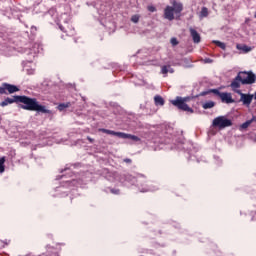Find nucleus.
<instances>
[{
	"label": "nucleus",
	"mask_w": 256,
	"mask_h": 256,
	"mask_svg": "<svg viewBox=\"0 0 256 256\" xmlns=\"http://www.w3.org/2000/svg\"><path fill=\"white\" fill-rule=\"evenodd\" d=\"M12 103H23L20 104L19 107L25 111H36V113L53 115V111L47 109L45 105L39 103L37 98H32L25 95H14L13 98L7 97L0 103V107H7V105H12Z\"/></svg>",
	"instance_id": "nucleus-1"
},
{
	"label": "nucleus",
	"mask_w": 256,
	"mask_h": 256,
	"mask_svg": "<svg viewBox=\"0 0 256 256\" xmlns=\"http://www.w3.org/2000/svg\"><path fill=\"white\" fill-rule=\"evenodd\" d=\"M256 81V75L253 71H240L237 76L232 80L230 87L232 91L239 89L241 85H253Z\"/></svg>",
	"instance_id": "nucleus-2"
},
{
	"label": "nucleus",
	"mask_w": 256,
	"mask_h": 256,
	"mask_svg": "<svg viewBox=\"0 0 256 256\" xmlns=\"http://www.w3.org/2000/svg\"><path fill=\"white\" fill-rule=\"evenodd\" d=\"M187 101H189V97H181L177 96L175 100H171L170 103L174 105V107H177L180 111H186L187 113H195V110L193 108L189 107L187 104Z\"/></svg>",
	"instance_id": "nucleus-3"
},
{
	"label": "nucleus",
	"mask_w": 256,
	"mask_h": 256,
	"mask_svg": "<svg viewBox=\"0 0 256 256\" xmlns=\"http://www.w3.org/2000/svg\"><path fill=\"white\" fill-rule=\"evenodd\" d=\"M212 125L213 127L225 129L226 127H231L233 125V121L225 116H218L213 120Z\"/></svg>",
	"instance_id": "nucleus-4"
},
{
	"label": "nucleus",
	"mask_w": 256,
	"mask_h": 256,
	"mask_svg": "<svg viewBox=\"0 0 256 256\" xmlns=\"http://www.w3.org/2000/svg\"><path fill=\"white\" fill-rule=\"evenodd\" d=\"M234 93H237V95H240V100H238V103H243L246 107H249L253 101V94H245L239 89H234Z\"/></svg>",
	"instance_id": "nucleus-5"
},
{
	"label": "nucleus",
	"mask_w": 256,
	"mask_h": 256,
	"mask_svg": "<svg viewBox=\"0 0 256 256\" xmlns=\"http://www.w3.org/2000/svg\"><path fill=\"white\" fill-rule=\"evenodd\" d=\"M7 91L12 95V93H17L19 91V87L9 83H2V86L0 87V95H7Z\"/></svg>",
	"instance_id": "nucleus-6"
},
{
	"label": "nucleus",
	"mask_w": 256,
	"mask_h": 256,
	"mask_svg": "<svg viewBox=\"0 0 256 256\" xmlns=\"http://www.w3.org/2000/svg\"><path fill=\"white\" fill-rule=\"evenodd\" d=\"M215 95L221 99L222 103H227L228 105L235 103V99H233V96H231V93L229 92H221L219 89H216Z\"/></svg>",
	"instance_id": "nucleus-7"
},
{
	"label": "nucleus",
	"mask_w": 256,
	"mask_h": 256,
	"mask_svg": "<svg viewBox=\"0 0 256 256\" xmlns=\"http://www.w3.org/2000/svg\"><path fill=\"white\" fill-rule=\"evenodd\" d=\"M164 19L173 21L175 19V9L172 6H166L164 9Z\"/></svg>",
	"instance_id": "nucleus-8"
},
{
	"label": "nucleus",
	"mask_w": 256,
	"mask_h": 256,
	"mask_svg": "<svg viewBox=\"0 0 256 256\" xmlns=\"http://www.w3.org/2000/svg\"><path fill=\"white\" fill-rule=\"evenodd\" d=\"M171 7L174 9L175 15H181V12L183 11V3L177 2V0H174L172 2Z\"/></svg>",
	"instance_id": "nucleus-9"
},
{
	"label": "nucleus",
	"mask_w": 256,
	"mask_h": 256,
	"mask_svg": "<svg viewBox=\"0 0 256 256\" xmlns=\"http://www.w3.org/2000/svg\"><path fill=\"white\" fill-rule=\"evenodd\" d=\"M190 35L192 37L193 43H201V35L194 28H190Z\"/></svg>",
	"instance_id": "nucleus-10"
},
{
	"label": "nucleus",
	"mask_w": 256,
	"mask_h": 256,
	"mask_svg": "<svg viewBox=\"0 0 256 256\" xmlns=\"http://www.w3.org/2000/svg\"><path fill=\"white\" fill-rule=\"evenodd\" d=\"M211 93H213L214 95H216L217 93V88H213V89H208L206 91L200 92L199 94H197L195 97H205V95H211Z\"/></svg>",
	"instance_id": "nucleus-11"
},
{
	"label": "nucleus",
	"mask_w": 256,
	"mask_h": 256,
	"mask_svg": "<svg viewBox=\"0 0 256 256\" xmlns=\"http://www.w3.org/2000/svg\"><path fill=\"white\" fill-rule=\"evenodd\" d=\"M154 103L157 107H163V105H165V99H163L160 95H156L154 97Z\"/></svg>",
	"instance_id": "nucleus-12"
},
{
	"label": "nucleus",
	"mask_w": 256,
	"mask_h": 256,
	"mask_svg": "<svg viewBox=\"0 0 256 256\" xmlns=\"http://www.w3.org/2000/svg\"><path fill=\"white\" fill-rule=\"evenodd\" d=\"M253 121H256V116H253L252 119L247 120L246 122H244L243 124L240 125V131H243L244 129H247L249 127V125H251V123H253Z\"/></svg>",
	"instance_id": "nucleus-13"
},
{
	"label": "nucleus",
	"mask_w": 256,
	"mask_h": 256,
	"mask_svg": "<svg viewBox=\"0 0 256 256\" xmlns=\"http://www.w3.org/2000/svg\"><path fill=\"white\" fill-rule=\"evenodd\" d=\"M68 107H71V102H67V103H60L57 106L58 111H65V109H68Z\"/></svg>",
	"instance_id": "nucleus-14"
},
{
	"label": "nucleus",
	"mask_w": 256,
	"mask_h": 256,
	"mask_svg": "<svg viewBox=\"0 0 256 256\" xmlns=\"http://www.w3.org/2000/svg\"><path fill=\"white\" fill-rule=\"evenodd\" d=\"M237 49H239L240 51H243L244 53H249V51H251V47L247 46V45H240L237 44Z\"/></svg>",
	"instance_id": "nucleus-15"
},
{
	"label": "nucleus",
	"mask_w": 256,
	"mask_h": 256,
	"mask_svg": "<svg viewBox=\"0 0 256 256\" xmlns=\"http://www.w3.org/2000/svg\"><path fill=\"white\" fill-rule=\"evenodd\" d=\"M202 107L204 109H213V107H215V102L214 101H207V102L202 104Z\"/></svg>",
	"instance_id": "nucleus-16"
},
{
	"label": "nucleus",
	"mask_w": 256,
	"mask_h": 256,
	"mask_svg": "<svg viewBox=\"0 0 256 256\" xmlns=\"http://www.w3.org/2000/svg\"><path fill=\"white\" fill-rule=\"evenodd\" d=\"M114 136L118 137L119 139H127L129 137V134L125 132H114Z\"/></svg>",
	"instance_id": "nucleus-17"
},
{
	"label": "nucleus",
	"mask_w": 256,
	"mask_h": 256,
	"mask_svg": "<svg viewBox=\"0 0 256 256\" xmlns=\"http://www.w3.org/2000/svg\"><path fill=\"white\" fill-rule=\"evenodd\" d=\"M213 43L214 45H217V47H220V49H223V51L227 49V45L219 40H214Z\"/></svg>",
	"instance_id": "nucleus-18"
},
{
	"label": "nucleus",
	"mask_w": 256,
	"mask_h": 256,
	"mask_svg": "<svg viewBox=\"0 0 256 256\" xmlns=\"http://www.w3.org/2000/svg\"><path fill=\"white\" fill-rule=\"evenodd\" d=\"M0 173H5V156L0 158Z\"/></svg>",
	"instance_id": "nucleus-19"
},
{
	"label": "nucleus",
	"mask_w": 256,
	"mask_h": 256,
	"mask_svg": "<svg viewBox=\"0 0 256 256\" xmlns=\"http://www.w3.org/2000/svg\"><path fill=\"white\" fill-rule=\"evenodd\" d=\"M209 15V9L207 7H202L200 12V17H208Z\"/></svg>",
	"instance_id": "nucleus-20"
},
{
	"label": "nucleus",
	"mask_w": 256,
	"mask_h": 256,
	"mask_svg": "<svg viewBox=\"0 0 256 256\" xmlns=\"http://www.w3.org/2000/svg\"><path fill=\"white\" fill-rule=\"evenodd\" d=\"M99 131H100V133H106V135H115V131H113V130L100 128Z\"/></svg>",
	"instance_id": "nucleus-21"
},
{
	"label": "nucleus",
	"mask_w": 256,
	"mask_h": 256,
	"mask_svg": "<svg viewBox=\"0 0 256 256\" xmlns=\"http://www.w3.org/2000/svg\"><path fill=\"white\" fill-rule=\"evenodd\" d=\"M169 69H171V66L164 65L161 69V73L163 75H167L169 73Z\"/></svg>",
	"instance_id": "nucleus-22"
},
{
	"label": "nucleus",
	"mask_w": 256,
	"mask_h": 256,
	"mask_svg": "<svg viewBox=\"0 0 256 256\" xmlns=\"http://www.w3.org/2000/svg\"><path fill=\"white\" fill-rule=\"evenodd\" d=\"M170 43H171L172 47H177V45H179V40H177V38L173 37V38H171Z\"/></svg>",
	"instance_id": "nucleus-23"
},
{
	"label": "nucleus",
	"mask_w": 256,
	"mask_h": 256,
	"mask_svg": "<svg viewBox=\"0 0 256 256\" xmlns=\"http://www.w3.org/2000/svg\"><path fill=\"white\" fill-rule=\"evenodd\" d=\"M127 139H131L132 141H141V138L135 135L128 134Z\"/></svg>",
	"instance_id": "nucleus-24"
},
{
	"label": "nucleus",
	"mask_w": 256,
	"mask_h": 256,
	"mask_svg": "<svg viewBox=\"0 0 256 256\" xmlns=\"http://www.w3.org/2000/svg\"><path fill=\"white\" fill-rule=\"evenodd\" d=\"M131 22L132 23H139V15H133L131 17Z\"/></svg>",
	"instance_id": "nucleus-25"
},
{
	"label": "nucleus",
	"mask_w": 256,
	"mask_h": 256,
	"mask_svg": "<svg viewBox=\"0 0 256 256\" xmlns=\"http://www.w3.org/2000/svg\"><path fill=\"white\" fill-rule=\"evenodd\" d=\"M110 193H112L113 195H119L121 193V190L115 189V188H111L110 189Z\"/></svg>",
	"instance_id": "nucleus-26"
},
{
	"label": "nucleus",
	"mask_w": 256,
	"mask_h": 256,
	"mask_svg": "<svg viewBox=\"0 0 256 256\" xmlns=\"http://www.w3.org/2000/svg\"><path fill=\"white\" fill-rule=\"evenodd\" d=\"M147 9L150 13H155V11H157V8L153 5L148 6Z\"/></svg>",
	"instance_id": "nucleus-27"
},
{
	"label": "nucleus",
	"mask_w": 256,
	"mask_h": 256,
	"mask_svg": "<svg viewBox=\"0 0 256 256\" xmlns=\"http://www.w3.org/2000/svg\"><path fill=\"white\" fill-rule=\"evenodd\" d=\"M87 141H89V143H95V139L91 138V136H87Z\"/></svg>",
	"instance_id": "nucleus-28"
},
{
	"label": "nucleus",
	"mask_w": 256,
	"mask_h": 256,
	"mask_svg": "<svg viewBox=\"0 0 256 256\" xmlns=\"http://www.w3.org/2000/svg\"><path fill=\"white\" fill-rule=\"evenodd\" d=\"M204 63H213V59H211V58H206V59L204 60Z\"/></svg>",
	"instance_id": "nucleus-29"
},
{
	"label": "nucleus",
	"mask_w": 256,
	"mask_h": 256,
	"mask_svg": "<svg viewBox=\"0 0 256 256\" xmlns=\"http://www.w3.org/2000/svg\"><path fill=\"white\" fill-rule=\"evenodd\" d=\"M124 163H131V159L125 158V159H124Z\"/></svg>",
	"instance_id": "nucleus-30"
},
{
	"label": "nucleus",
	"mask_w": 256,
	"mask_h": 256,
	"mask_svg": "<svg viewBox=\"0 0 256 256\" xmlns=\"http://www.w3.org/2000/svg\"><path fill=\"white\" fill-rule=\"evenodd\" d=\"M59 29L63 31V33H65V28L63 26H59Z\"/></svg>",
	"instance_id": "nucleus-31"
},
{
	"label": "nucleus",
	"mask_w": 256,
	"mask_h": 256,
	"mask_svg": "<svg viewBox=\"0 0 256 256\" xmlns=\"http://www.w3.org/2000/svg\"><path fill=\"white\" fill-rule=\"evenodd\" d=\"M168 73H174L173 68L170 67V68L168 69Z\"/></svg>",
	"instance_id": "nucleus-32"
}]
</instances>
